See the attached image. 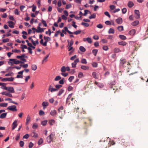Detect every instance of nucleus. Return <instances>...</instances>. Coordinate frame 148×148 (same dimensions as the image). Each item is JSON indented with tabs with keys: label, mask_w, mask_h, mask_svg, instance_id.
<instances>
[{
	"label": "nucleus",
	"mask_w": 148,
	"mask_h": 148,
	"mask_svg": "<svg viewBox=\"0 0 148 148\" xmlns=\"http://www.w3.org/2000/svg\"><path fill=\"white\" fill-rule=\"evenodd\" d=\"M0 79H1V80L3 82L13 81L14 79V77H11L10 78H3L2 77H0Z\"/></svg>",
	"instance_id": "1"
},
{
	"label": "nucleus",
	"mask_w": 148,
	"mask_h": 148,
	"mask_svg": "<svg viewBox=\"0 0 148 148\" xmlns=\"http://www.w3.org/2000/svg\"><path fill=\"white\" fill-rule=\"evenodd\" d=\"M7 109L11 111H17L16 107L15 105H12L11 106H8L7 108Z\"/></svg>",
	"instance_id": "2"
},
{
	"label": "nucleus",
	"mask_w": 148,
	"mask_h": 148,
	"mask_svg": "<svg viewBox=\"0 0 148 148\" xmlns=\"http://www.w3.org/2000/svg\"><path fill=\"white\" fill-rule=\"evenodd\" d=\"M72 95H73V93L70 94L69 95L67 98L66 103L68 104V105H69L70 104V100L71 98V97Z\"/></svg>",
	"instance_id": "3"
},
{
	"label": "nucleus",
	"mask_w": 148,
	"mask_h": 148,
	"mask_svg": "<svg viewBox=\"0 0 148 148\" xmlns=\"http://www.w3.org/2000/svg\"><path fill=\"white\" fill-rule=\"evenodd\" d=\"M48 90L50 91L51 92H53L57 91L58 89L53 88L52 85H50L49 86Z\"/></svg>",
	"instance_id": "4"
},
{
	"label": "nucleus",
	"mask_w": 148,
	"mask_h": 148,
	"mask_svg": "<svg viewBox=\"0 0 148 148\" xmlns=\"http://www.w3.org/2000/svg\"><path fill=\"white\" fill-rule=\"evenodd\" d=\"M44 39L45 40V41L44 42L43 46H46L47 45V43L48 41L50 40L51 38L49 37H46L45 36L44 37Z\"/></svg>",
	"instance_id": "5"
},
{
	"label": "nucleus",
	"mask_w": 148,
	"mask_h": 148,
	"mask_svg": "<svg viewBox=\"0 0 148 148\" xmlns=\"http://www.w3.org/2000/svg\"><path fill=\"white\" fill-rule=\"evenodd\" d=\"M9 60L10 61H13V60L14 61V64H19L20 63H22V64L24 63L23 62H21V61H19L18 60H17L16 59H9Z\"/></svg>",
	"instance_id": "6"
},
{
	"label": "nucleus",
	"mask_w": 148,
	"mask_h": 148,
	"mask_svg": "<svg viewBox=\"0 0 148 148\" xmlns=\"http://www.w3.org/2000/svg\"><path fill=\"white\" fill-rule=\"evenodd\" d=\"M126 62V60L124 58H121L120 60V65L121 66H123L124 64Z\"/></svg>",
	"instance_id": "7"
},
{
	"label": "nucleus",
	"mask_w": 148,
	"mask_h": 148,
	"mask_svg": "<svg viewBox=\"0 0 148 148\" xmlns=\"http://www.w3.org/2000/svg\"><path fill=\"white\" fill-rule=\"evenodd\" d=\"M17 121L15 120L14 121L13 123L12 124V130H14L17 126L18 124H17Z\"/></svg>",
	"instance_id": "8"
},
{
	"label": "nucleus",
	"mask_w": 148,
	"mask_h": 148,
	"mask_svg": "<svg viewBox=\"0 0 148 148\" xmlns=\"http://www.w3.org/2000/svg\"><path fill=\"white\" fill-rule=\"evenodd\" d=\"M54 136V135L51 134L49 135L47 138V140L48 142L49 143H50L52 140V136L53 137Z\"/></svg>",
	"instance_id": "9"
},
{
	"label": "nucleus",
	"mask_w": 148,
	"mask_h": 148,
	"mask_svg": "<svg viewBox=\"0 0 148 148\" xmlns=\"http://www.w3.org/2000/svg\"><path fill=\"white\" fill-rule=\"evenodd\" d=\"M8 23L9 24L8 26L11 28H13L14 27V23L13 22L11 21H8Z\"/></svg>",
	"instance_id": "10"
},
{
	"label": "nucleus",
	"mask_w": 148,
	"mask_h": 148,
	"mask_svg": "<svg viewBox=\"0 0 148 148\" xmlns=\"http://www.w3.org/2000/svg\"><path fill=\"white\" fill-rule=\"evenodd\" d=\"M83 40L85 42L87 41L89 43H91L92 42V41L91 38L90 37H88L87 38H84L83 39Z\"/></svg>",
	"instance_id": "11"
},
{
	"label": "nucleus",
	"mask_w": 148,
	"mask_h": 148,
	"mask_svg": "<svg viewBox=\"0 0 148 148\" xmlns=\"http://www.w3.org/2000/svg\"><path fill=\"white\" fill-rule=\"evenodd\" d=\"M115 21L119 24H121L122 23V20L121 18H119L116 20Z\"/></svg>",
	"instance_id": "12"
},
{
	"label": "nucleus",
	"mask_w": 148,
	"mask_h": 148,
	"mask_svg": "<svg viewBox=\"0 0 148 148\" xmlns=\"http://www.w3.org/2000/svg\"><path fill=\"white\" fill-rule=\"evenodd\" d=\"M7 90L11 93H14V91L13 88L12 87H8Z\"/></svg>",
	"instance_id": "13"
},
{
	"label": "nucleus",
	"mask_w": 148,
	"mask_h": 148,
	"mask_svg": "<svg viewBox=\"0 0 148 148\" xmlns=\"http://www.w3.org/2000/svg\"><path fill=\"white\" fill-rule=\"evenodd\" d=\"M37 29H38L36 31V32L37 33H40L44 32V29L43 28H41L40 26H38L37 27Z\"/></svg>",
	"instance_id": "14"
},
{
	"label": "nucleus",
	"mask_w": 148,
	"mask_h": 148,
	"mask_svg": "<svg viewBox=\"0 0 148 148\" xmlns=\"http://www.w3.org/2000/svg\"><path fill=\"white\" fill-rule=\"evenodd\" d=\"M42 105L44 109L46 108V107L49 105V103L48 102L44 101L42 103Z\"/></svg>",
	"instance_id": "15"
},
{
	"label": "nucleus",
	"mask_w": 148,
	"mask_h": 148,
	"mask_svg": "<svg viewBox=\"0 0 148 148\" xmlns=\"http://www.w3.org/2000/svg\"><path fill=\"white\" fill-rule=\"evenodd\" d=\"M30 117L29 115H28L26 118V122L25 123L26 125H27L29 124V122L30 121Z\"/></svg>",
	"instance_id": "16"
},
{
	"label": "nucleus",
	"mask_w": 148,
	"mask_h": 148,
	"mask_svg": "<svg viewBox=\"0 0 148 148\" xmlns=\"http://www.w3.org/2000/svg\"><path fill=\"white\" fill-rule=\"evenodd\" d=\"M57 112L55 110H52L51 111L50 114L52 116H55L57 114Z\"/></svg>",
	"instance_id": "17"
},
{
	"label": "nucleus",
	"mask_w": 148,
	"mask_h": 148,
	"mask_svg": "<svg viewBox=\"0 0 148 148\" xmlns=\"http://www.w3.org/2000/svg\"><path fill=\"white\" fill-rule=\"evenodd\" d=\"M81 68L84 70H88L89 69V67L88 66L82 65L81 67Z\"/></svg>",
	"instance_id": "18"
},
{
	"label": "nucleus",
	"mask_w": 148,
	"mask_h": 148,
	"mask_svg": "<svg viewBox=\"0 0 148 148\" xmlns=\"http://www.w3.org/2000/svg\"><path fill=\"white\" fill-rule=\"evenodd\" d=\"M136 15L137 16L136 18H138L140 17L139 12V10H135L134 11Z\"/></svg>",
	"instance_id": "19"
},
{
	"label": "nucleus",
	"mask_w": 148,
	"mask_h": 148,
	"mask_svg": "<svg viewBox=\"0 0 148 148\" xmlns=\"http://www.w3.org/2000/svg\"><path fill=\"white\" fill-rule=\"evenodd\" d=\"M136 31L134 29H132L129 32V34L132 35H134Z\"/></svg>",
	"instance_id": "20"
},
{
	"label": "nucleus",
	"mask_w": 148,
	"mask_h": 148,
	"mask_svg": "<svg viewBox=\"0 0 148 148\" xmlns=\"http://www.w3.org/2000/svg\"><path fill=\"white\" fill-rule=\"evenodd\" d=\"M49 54L47 55L44 58V59L42 60V64H43L44 62H46L47 61V59L48 58L49 56Z\"/></svg>",
	"instance_id": "21"
},
{
	"label": "nucleus",
	"mask_w": 148,
	"mask_h": 148,
	"mask_svg": "<svg viewBox=\"0 0 148 148\" xmlns=\"http://www.w3.org/2000/svg\"><path fill=\"white\" fill-rule=\"evenodd\" d=\"M7 114V113H4L1 114L0 115V118L1 119H4L5 118Z\"/></svg>",
	"instance_id": "22"
},
{
	"label": "nucleus",
	"mask_w": 148,
	"mask_h": 148,
	"mask_svg": "<svg viewBox=\"0 0 148 148\" xmlns=\"http://www.w3.org/2000/svg\"><path fill=\"white\" fill-rule=\"evenodd\" d=\"M127 5L129 8H132L134 5L133 3L131 1H130L128 2Z\"/></svg>",
	"instance_id": "23"
},
{
	"label": "nucleus",
	"mask_w": 148,
	"mask_h": 148,
	"mask_svg": "<svg viewBox=\"0 0 148 148\" xmlns=\"http://www.w3.org/2000/svg\"><path fill=\"white\" fill-rule=\"evenodd\" d=\"M31 136L35 138H37L38 137V134L34 132H33L32 133Z\"/></svg>",
	"instance_id": "24"
},
{
	"label": "nucleus",
	"mask_w": 148,
	"mask_h": 148,
	"mask_svg": "<svg viewBox=\"0 0 148 148\" xmlns=\"http://www.w3.org/2000/svg\"><path fill=\"white\" fill-rule=\"evenodd\" d=\"M114 33V30L113 28H110L108 31V33L109 34H113Z\"/></svg>",
	"instance_id": "25"
},
{
	"label": "nucleus",
	"mask_w": 148,
	"mask_h": 148,
	"mask_svg": "<svg viewBox=\"0 0 148 148\" xmlns=\"http://www.w3.org/2000/svg\"><path fill=\"white\" fill-rule=\"evenodd\" d=\"M32 69L33 71H35L37 69V66L36 64H32L31 66Z\"/></svg>",
	"instance_id": "26"
},
{
	"label": "nucleus",
	"mask_w": 148,
	"mask_h": 148,
	"mask_svg": "<svg viewBox=\"0 0 148 148\" xmlns=\"http://www.w3.org/2000/svg\"><path fill=\"white\" fill-rule=\"evenodd\" d=\"M64 29L65 31L67 32L69 34H73V32L69 31L67 27H64Z\"/></svg>",
	"instance_id": "27"
},
{
	"label": "nucleus",
	"mask_w": 148,
	"mask_h": 148,
	"mask_svg": "<svg viewBox=\"0 0 148 148\" xmlns=\"http://www.w3.org/2000/svg\"><path fill=\"white\" fill-rule=\"evenodd\" d=\"M118 44L120 45H122L123 46H125L126 45L127 43L126 42H125L122 41H121V42H118Z\"/></svg>",
	"instance_id": "28"
},
{
	"label": "nucleus",
	"mask_w": 148,
	"mask_h": 148,
	"mask_svg": "<svg viewBox=\"0 0 148 148\" xmlns=\"http://www.w3.org/2000/svg\"><path fill=\"white\" fill-rule=\"evenodd\" d=\"M79 50L83 52H84L85 51L86 49L83 46H80L79 48Z\"/></svg>",
	"instance_id": "29"
},
{
	"label": "nucleus",
	"mask_w": 148,
	"mask_h": 148,
	"mask_svg": "<svg viewBox=\"0 0 148 148\" xmlns=\"http://www.w3.org/2000/svg\"><path fill=\"white\" fill-rule=\"evenodd\" d=\"M139 23V21H136L132 23V25L133 26H135L137 25Z\"/></svg>",
	"instance_id": "30"
},
{
	"label": "nucleus",
	"mask_w": 148,
	"mask_h": 148,
	"mask_svg": "<svg viewBox=\"0 0 148 148\" xmlns=\"http://www.w3.org/2000/svg\"><path fill=\"white\" fill-rule=\"evenodd\" d=\"M7 105L8 103H0V106L3 107H6L7 106Z\"/></svg>",
	"instance_id": "31"
},
{
	"label": "nucleus",
	"mask_w": 148,
	"mask_h": 148,
	"mask_svg": "<svg viewBox=\"0 0 148 148\" xmlns=\"http://www.w3.org/2000/svg\"><path fill=\"white\" fill-rule=\"evenodd\" d=\"M119 37L122 40H125L126 39V36L123 35H120L119 36Z\"/></svg>",
	"instance_id": "32"
},
{
	"label": "nucleus",
	"mask_w": 148,
	"mask_h": 148,
	"mask_svg": "<svg viewBox=\"0 0 148 148\" xmlns=\"http://www.w3.org/2000/svg\"><path fill=\"white\" fill-rule=\"evenodd\" d=\"M96 15L94 13L93 14H92L89 16V18L90 19H91L92 18H94L96 17Z\"/></svg>",
	"instance_id": "33"
},
{
	"label": "nucleus",
	"mask_w": 148,
	"mask_h": 148,
	"mask_svg": "<svg viewBox=\"0 0 148 148\" xmlns=\"http://www.w3.org/2000/svg\"><path fill=\"white\" fill-rule=\"evenodd\" d=\"M98 52V50L97 49H93L92 51V53L95 56H96Z\"/></svg>",
	"instance_id": "34"
},
{
	"label": "nucleus",
	"mask_w": 148,
	"mask_h": 148,
	"mask_svg": "<svg viewBox=\"0 0 148 148\" xmlns=\"http://www.w3.org/2000/svg\"><path fill=\"white\" fill-rule=\"evenodd\" d=\"M117 29L120 31H121L123 30V27L122 26H119L117 27Z\"/></svg>",
	"instance_id": "35"
},
{
	"label": "nucleus",
	"mask_w": 148,
	"mask_h": 148,
	"mask_svg": "<svg viewBox=\"0 0 148 148\" xmlns=\"http://www.w3.org/2000/svg\"><path fill=\"white\" fill-rule=\"evenodd\" d=\"M81 62L82 64H86L87 63V62L86 59L83 58L81 60Z\"/></svg>",
	"instance_id": "36"
},
{
	"label": "nucleus",
	"mask_w": 148,
	"mask_h": 148,
	"mask_svg": "<svg viewBox=\"0 0 148 148\" xmlns=\"http://www.w3.org/2000/svg\"><path fill=\"white\" fill-rule=\"evenodd\" d=\"M81 25L84 26L85 27H88L89 26V25L88 23H86L84 22H82L81 23Z\"/></svg>",
	"instance_id": "37"
},
{
	"label": "nucleus",
	"mask_w": 148,
	"mask_h": 148,
	"mask_svg": "<svg viewBox=\"0 0 148 148\" xmlns=\"http://www.w3.org/2000/svg\"><path fill=\"white\" fill-rule=\"evenodd\" d=\"M61 71L62 72H64L66 71V67L64 66H63L61 69Z\"/></svg>",
	"instance_id": "38"
},
{
	"label": "nucleus",
	"mask_w": 148,
	"mask_h": 148,
	"mask_svg": "<svg viewBox=\"0 0 148 148\" xmlns=\"http://www.w3.org/2000/svg\"><path fill=\"white\" fill-rule=\"evenodd\" d=\"M81 32V31L80 30H77L76 31L74 32H73V34H74L75 35H77L79 34Z\"/></svg>",
	"instance_id": "39"
},
{
	"label": "nucleus",
	"mask_w": 148,
	"mask_h": 148,
	"mask_svg": "<svg viewBox=\"0 0 148 148\" xmlns=\"http://www.w3.org/2000/svg\"><path fill=\"white\" fill-rule=\"evenodd\" d=\"M92 76L93 77L96 79L97 78V73H96L95 72H93L92 73Z\"/></svg>",
	"instance_id": "40"
},
{
	"label": "nucleus",
	"mask_w": 148,
	"mask_h": 148,
	"mask_svg": "<svg viewBox=\"0 0 148 148\" xmlns=\"http://www.w3.org/2000/svg\"><path fill=\"white\" fill-rule=\"evenodd\" d=\"M92 66L94 67H97L98 66V64L95 62H93L92 63Z\"/></svg>",
	"instance_id": "41"
},
{
	"label": "nucleus",
	"mask_w": 148,
	"mask_h": 148,
	"mask_svg": "<svg viewBox=\"0 0 148 148\" xmlns=\"http://www.w3.org/2000/svg\"><path fill=\"white\" fill-rule=\"evenodd\" d=\"M38 125L37 123H35L33 124L32 126V128L34 129H35L37 128Z\"/></svg>",
	"instance_id": "42"
},
{
	"label": "nucleus",
	"mask_w": 148,
	"mask_h": 148,
	"mask_svg": "<svg viewBox=\"0 0 148 148\" xmlns=\"http://www.w3.org/2000/svg\"><path fill=\"white\" fill-rule=\"evenodd\" d=\"M64 91V90L63 89H61L59 91L58 95V96H60Z\"/></svg>",
	"instance_id": "43"
},
{
	"label": "nucleus",
	"mask_w": 148,
	"mask_h": 148,
	"mask_svg": "<svg viewBox=\"0 0 148 148\" xmlns=\"http://www.w3.org/2000/svg\"><path fill=\"white\" fill-rule=\"evenodd\" d=\"M114 51L115 53H118L121 51L119 49L117 48H116L114 49Z\"/></svg>",
	"instance_id": "44"
},
{
	"label": "nucleus",
	"mask_w": 148,
	"mask_h": 148,
	"mask_svg": "<svg viewBox=\"0 0 148 148\" xmlns=\"http://www.w3.org/2000/svg\"><path fill=\"white\" fill-rule=\"evenodd\" d=\"M88 12H89L90 14H91V13L88 10H84V13L83 14V15L84 16H86L87 14H88Z\"/></svg>",
	"instance_id": "45"
},
{
	"label": "nucleus",
	"mask_w": 148,
	"mask_h": 148,
	"mask_svg": "<svg viewBox=\"0 0 148 148\" xmlns=\"http://www.w3.org/2000/svg\"><path fill=\"white\" fill-rule=\"evenodd\" d=\"M47 121H42L41 122V124L43 126H45L46 125Z\"/></svg>",
	"instance_id": "46"
},
{
	"label": "nucleus",
	"mask_w": 148,
	"mask_h": 148,
	"mask_svg": "<svg viewBox=\"0 0 148 148\" xmlns=\"http://www.w3.org/2000/svg\"><path fill=\"white\" fill-rule=\"evenodd\" d=\"M61 79V77L59 76H56V78L54 79V80L55 81H58Z\"/></svg>",
	"instance_id": "47"
},
{
	"label": "nucleus",
	"mask_w": 148,
	"mask_h": 148,
	"mask_svg": "<svg viewBox=\"0 0 148 148\" xmlns=\"http://www.w3.org/2000/svg\"><path fill=\"white\" fill-rule=\"evenodd\" d=\"M74 78V76H71L68 79V80L70 82H71L73 79Z\"/></svg>",
	"instance_id": "48"
},
{
	"label": "nucleus",
	"mask_w": 148,
	"mask_h": 148,
	"mask_svg": "<svg viewBox=\"0 0 148 148\" xmlns=\"http://www.w3.org/2000/svg\"><path fill=\"white\" fill-rule=\"evenodd\" d=\"M49 123L50 125H52L54 123L55 121L53 119H51L49 121Z\"/></svg>",
	"instance_id": "49"
},
{
	"label": "nucleus",
	"mask_w": 148,
	"mask_h": 148,
	"mask_svg": "<svg viewBox=\"0 0 148 148\" xmlns=\"http://www.w3.org/2000/svg\"><path fill=\"white\" fill-rule=\"evenodd\" d=\"M64 78H63L62 79L60 80L59 83L60 84H63L64 83Z\"/></svg>",
	"instance_id": "50"
},
{
	"label": "nucleus",
	"mask_w": 148,
	"mask_h": 148,
	"mask_svg": "<svg viewBox=\"0 0 148 148\" xmlns=\"http://www.w3.org/2000/svg\"><path fill=\"white\" fill-rule=\"evenodd\" d=\"M108 144H110V146L111 145H114L115 144V143L113 140L110 141L109 142Z\"/></svg>",
	"instance_id": "51"
},
{
	"label": "nucleus",
	"mask_w": 148,
	"mask_h": 148,
	"mask_svg": "<svg viewBox=\"0 0 148 148\" xmlns=\"http://www.w3.org/2000/svg\"><path fill=\"white\" fill-rule=\"evenodd\" d=\"M13 73L12 72L9 73L7 74H6L5 75V76H12L13 75Z\"/></svg>",
	"instance_id": "52"
},
{
	"label": "nucleus",
	"mask_w": 148,
	"mask_h": 148,
	"mask_svg": "<svg viewBox=\"0 0 148 148\" xmlns=\"http://www.w3.org/2000/svg\"><path fill=\"white\" fill-rule=\"evenodd\" d=\"M42 23L44 25V26L45 27H46L47 26V25L46 23V22L45 21L42 19Z\"/></svg>",
	"instance_id": "53"
},
{
	"label": "nucleus",
	"mask_w": 148,
	"mask_h": 148,
	"mask_svg": "<svg viewBox=\"0 0 148 148\" xmlns=\"http://www.w3.org/2000/svg\"><path fill=\"white\" fill-rule=\"evenodd\" d=\"M83 75V74L82 72H80L78 75V77L79 78H82Z\"/></svg>",
	"instance_id": "54"
},
{
	"label": "nucleus",
	"mask_w": 148,
	"mask_h": 148,
	"mask_svg": "<svg viewBox=\"0 0 148 148\" xmlns=\"http://www.w3.org/2000/svg\"><path fill=\"white\" fill-rule=\"evenodd\" d=\"M45 114V112L41 110H40L39 111V115H40L41 116V115H43Z\"/></svg>",
	"instance_id": "55"
},
{
	"label": "nucleus",
	"mask_w": 148,
	"mask_h": 148,
	"mask_svg": "<svg viewBox=\"0 0 148 148\" xmlns=\"http://www.w3.org/2000/svg\"><path fill=\"white\" fill-rule=\"evenodd\" d=\"M21 49H27V46L25 45H23V44H21Z\"/></svg>",
	"instance_id": "56"
},
{
	"label": "nucleus",
	"mask_w": 148,
	"mask_h": 148,
	"mask_svg": "<svg viewBox=\"0 0 148 148\" xmlns=\"http://www.w3.org/2000/svg\"><path fill=\"white\" fill-rule=\"evenodd\" d=\"M14 14L17 15H19V13L18 12V10L17 9H16L14 11Z\"/></svg>",
	"instance_id": "57"
},
{
	"label": "nucleus",
	"mask_w": 148,
	"mask_h": 148,
	"mask_svg": "<svg viewBox=\"0 0 148 148\" xmlns=\"http://www.w3.org/2000/svg\"><path fill=\"white\" fill-rule=\"evenodd\" d=\"M62 86L61 85H56L55 86V87L56 88V89H58V90L60 88L62 87Z\"/></svg>",
	"instance_id": "58"
},
{
	"label": "nucleus",
	"mask_w": 148,
	"mask_h": 148,
	"mask_svg": "<svg viewBox=\"0 0 148 148\" xmlns=\"http://www.w3.org/2000/svg\"><path fill=\"white\" fill-rule=\"evenodd\" d=\"M5 85H2V86L1 87V88L3 89L7 90V87H6Z\"/></svg>",
	"instance_id": "59"
},
{
	"label": "nucleus",
	"mask_w": 148,
	"mask_h": 148,
	"mask_svg": "<svg viewBox=\"0 0 148 148\" xmlns=\"http://www.w3.org/2000/svg\"><path fill=\"white\" fill-rule=\"evenodd\" d=\"M61 75L64 77H66L68 75V73H64V72H62L61 73Z\"/></svg>",
	"instance_id": "60"
},
{
	"label": "nucleus",
	"mask_w": 148,
	"mask_h": 148,
	"mask_svg": "<svg viewBox=\"0 0 148 148\" xmlns=\"http://www.w3.org/2000/svg\"><path fill=\"white\" fill-rule=\"evenodd\" d=\"M72 26H73L75 28H76L77 27V25H75V22L74 21H73L72 22Z\"/></svg>",
	"instance_id": "61"
},
{
	"label": "nucleus",
	"mask_w": 148,
	"mask_h": 148,
	"mask_svg": "<svg viewBox=\"0 0 148 148\" xmlns=\"http://www.w3.org/2000/svg\"><path fill=\"white\" fill-rule=\"evenodd\" d=\"M5 95L8 96L9 97H12V95L11 94L6 92V93L5 94Z\"/></svg>",
	"instance_id": "62"
},
{
	"label": "nucleus",
	"mask_w": 148,
	"mask_h": 148,
	"mask_svg": "<svg viewBox=\"0 0 148 148\" xmlns=\"http://www.w3.org/2000/svg\"><path fill=\"white\" fill-rule=\"evenodd\" d=\"M105 23L106 25H111L112 24L111 22L109 21H106L105 22Z\"/></svg>",
	"instance_id": "63"
},
{
	"label": "nucleus",
	"mask_w": 148,
	"mask_h": 148,
	"mask_svg": "<svg viewBox=\"0 0 148 148\" xmlns=\"http://www.w3.org/2000/svg\"><path fill=\"white\" fill-rule=\"evenodd\" d=\"M122 13L124 14H125L127 12V9L125 8H124L122 9Z\"/></svg>",
	"instance_id": "64"
}]
</instances>
